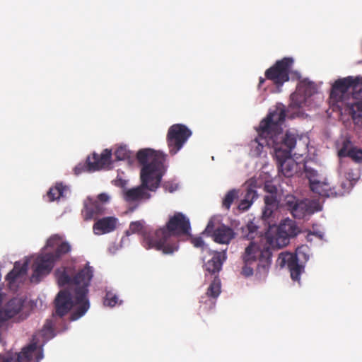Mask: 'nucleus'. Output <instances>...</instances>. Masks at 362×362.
Returning a JSON list of instances; mask_svg holds the SVG:
<instances>
[{
    "mask_svg": "<svg viewBox=\"0 0 362 362\" xmlns=\"http://www.w3.org/2000/svg\"><path fill=\"white\" fill-rule=\"evenodd\" d=\"M55 276L59 286H69L73 291L74 300L71 293L62 290L54 300L55 314L62 317L76 305V309L70 316L71 321L81 317L90 308L88 299V287L93 276V267L86 263L85 267L76 272L75 267H62L55 271Z\"/></svg>",
    "mask_w": 362,
    "mask_h": 362,
    "instance_id": "obj_1",
    "label": "nucleus"
},
{
    "mask_svg": "<svg viewBox=\"0 0 362 362\" xmlns=\"http://www.w3.org/2000/svg\"><path fill=\"white\" fill-rule=\"evenodd\" d=\"M166 154L151 148L139 150L136 159L142 165L140 172L141 185L127 190L124 199L127 202L148 199L151 194L146 191H156L166 171Z\"/></svg>",
    "mask_w": 362,
    "mask_h": 362,
    "instance_id": "obj_2",
    "label": "nucleus"
},
{
    "mask_svg": "<svg viewBox=\"0 0 362 362\" xmlns=\"http://www.w3.org/2000/svg\"><path fill=\"white\" fill-rule=\"evenodd\" d=\"M191 230L189 218L181 212L170 216L165 226L154 233H144L145 245L160 250L165 255L173 254L178 249L176 237L188 235Z\"/></svg>",
    "mask_w": 362,
    "mask_h": 362,
    "instance_id": "obj_3",
    "label": "nucleus"
},
{
    "mask_svg": "<svg viewBox=\"0 0 362 362\" xmlns=\"http://www.w3.org/2000/svg\"><path fill=\"white\" fill-rule=\"evenodd\" d=\"M286 110L284 105H279L262 119L256 128L257 137L252 141L253 147L257 145V151L260 152L264 146H272L281 143L288 134H292L296 140L300 139L298 134L291 131L283 132L281 125L285 120Z\"/></svg>",
    "mask_w": 362,
    "mask_h": 362,
    "instance_id": "obj_4",
    "label": "nucleus"
},
{
    "mask_svg": "<svg viewBox=\"0 0 362 362\" xmlns=\"http://www.w3.org/2000/svg\"><path fill=\"white\" fill-rule=\"evenodd\" d=\"M272 252L269 246H262L255 242H250L242 255L244 266L241 274L245 277L254 273L252 265L256 264V272L260 277L266 276L272 264Z\"/></svg>",
    "mask_w": 362,
    "mask_h": 362,
    "instance_id": "obj_5",
    "label": "nucleus"
},
{
    "mask_svg": "<svg viewBox=\"0 0 362 362\" xmlns=\"http://www.w3.org/2000/svg\"><path fill=\"white\" fill-rule=\"evenodd\" d=\"M296 143L293 136L288 134L281 144L269 146L274 150L279 171L287 177H291L295 172L296 163L291 157Z\"/></svg>",
    "mask_w": 362,
    "mask_h": 362,
    "instance_id": "obj_6",
    "label": "nucleus"
},
{
    "mask_svg": "<svg viewBox=\"0 0 362 362\" xmlns=\"http://www.w3.org/2000/svg\"><path fill=\"white\" fill-rule=\"evenodd\" d=\"M350 93L352 98L357 100L350 106L362 103V81L360 77L348 76L337 80L332 85L330 97L336 101H344Z\"/></svg>",
    "mask_w": 362,
    "mask_h": 362,
    "instance_id": "obj_7",
    "label": "nucleus"
},
{
    "mask_svg": "<svg viewBox=\"0 0 362 362\" xmlns=\"http://www.w3.org/2000/svg\"><path fill=\"white\" fill-rule=\"evenodd\" d=\"M303 247H298L295 253L281 252L279 254L277 262L281 267L287 266L292 280L299 281L300 274L304 271V266L300 262L301 258L305 261L308 259L307 255L303 252Z\"/></svg>",
    "mask_w": 362,
    "mask_h": 362,
    "instance_id": "obj_8",
    "label": "nucleus"
},
{
    "mask_svg": "<svg viewBox=\"0 0 362 362\" xmlns=\"http://www.w3.org/2000/svg\"><path fill=\"white\" fill-rule=\"evenodd\" d=\"M192 131L185 124H175L168 130L166 142L171 156H175L192 136Z\"/></svg>",
    "mask_w": 362,
    "mask_h": 362,
    "instance_id": "obj_9",
    "label": "nucleus"
},
{
    "mask_svg": "<svg viewBox=\"0 0 362 362\" xmlns=\"http://www.w3.org/2000/svg\"><path fill=\"white\" fill-rule=\"evenodd\" d=\"M293 64L291 57H284L266 70L265 77L272 81L277 88H280L285 82L289 81V73Z\"/></svg>",
    "mask_w": 362,
    "mask_h": 362,
    "instance_id": "obj_10",
    "label": "nucleus"
},
{
    "mask_svg": "<svg viewBox=\"0 0 362 362\" xmlns=\"http://www.w3.org/2000/svg\"><path fill=\"white\" fill-rule=\"evenodd\" d=\"M305 175L309 180L310 188L312 192L322 197L343 196L344 192L337 190L336 187H332L331 183L325 179L324 181L316 180L317 172L305 166Z\"/></svg>",
    "mask_w": 362,
    "mask_h": 362,
    "instance_id": "obj_11",
    "label": "nucleus"
},
{
    "mask_svg": "<svg viewBox=\"0 0 362 362\" xmlns=\"http://www.w3.org/2000/svg\"><path fill=\"white\" fill-rule=\"evenodd\" d=\"M25 300L21 298H13L8 300L0 309V322H5L17 316L21 320L27 317V315L23 316V309Z\"/></svg>",
    "mask_w": 362,
    "mask_h": 362,
    "instance_id": "obj_12",
    "label": "nucleus"
},
{
    "mask_svg": "<svg viewBox=\"0 0 362 362\" xmlns=\"http://www.w3.org/2000/svg\"><path fill=\"white\" fill-rule=\"evenodd\" d=\"M54 263V260L48 253L39 255L33 265V273L30 278L31 281L39 283L43 276L51 272Z\"/></svg>",
    "mask_w": 362,
    "mask_h": 362,
    "instance_id": "obj_13",
    "label": "nucleus"
},
{
    "mask_svg": "<svg viewBox=\"0 0 362 362\" xmlns=\"http://www.w3.org/2000/svg\"><path fill=\"white\" fill-rule=\"evenodd\" d=\"M47 247L55 248L53 252H47L52 256L54 262L60 260L64 255L71 250V245L66 241H62V238L58 235L51 236L47 241Z\"/></svg>",
    "mask_w": 362,
    "mask_h": 362,
    "instance_id": "obj_14",
    "label": "nucleus"
},
{
    "mask_svg": "<svg viewBox=\"0 0 362 362\" xmlns=\"http://www.w3.org/2000/svg\"><path fill=\"white\" fill-rule=\"evenodd\" d=\"M214 222L211 220L206 226V231L207 233L213 231V237L216 243L228 245L233 238H235V233L231 228L225 225L218 226L214 230Z\"/></svg>",
    "mask_w": 362,
    "mask_h": 362,
    "instance_id": "obj_15",
    "label": "nucleus"
},
{
    "mask_svg": "<svg viewBox=\"0 0 362 362\" xmlns=\"http://www.w3.org/2000/svg\"><path fill=\"white\" fill-rule=\"evenodd\" d=\"M35 352H37L36 358L37 361L41 360L43 358L42 349L40 348L37 349V343L32 342L28 346L23 348L20 353L16 354V361L28 362L31 360L33 354ZM0 362H11V356L0 355Z\"/></svg>",
    "mask_w": 362,
    "mask_h": 362,
    "instance_id": "obj_16",
    "label": "nucleus"
},
{
    "mask_svg": "<svg viewBox=\"0 0 362 362\" xmlns=\"http://www.w3.org/2000/svg\"><path fill=\"white\" fill-rule=\"evenodd\" d=\"M106 206L103 203L95 202L93 199L88 198L84 202L82 215L85 221L97 219L100 216L105 214Z\"/></svg>",
    "mask_w": 362,
    "mask_h": 362,
    "instance_id": "obj_17",
    "label": "nucleus"
},
{
    "mask_svg": "<svg viewBox=\"0 0 362 362\" xmlns=\"http://www.w3.org/2000/svg\"><path fill=\"white\" fill-rule=\"evenodd\" d=\"M112 152L109 149H105L101 154L93 153L92 157L87 159L88 170L95 171L108 167L110 164Z\"/></svg>",
    "mask_w": 362,
    "mask_h": 362,
    "instance_id": "obj_18",
    "label": "nucleus"
},
{
    "mask_svg": "<svg viewBox=\"0 0 362 362\" xmlns=\"http://www.w3.org/2000/svg\"><path fill=\"white\" fill-rule=\"evenodd\" d=\"M28 262L26 260L23 263L16 262L13 269L6 276V281L8 287L11 288L15 286L16 283L23 278L28 271Z\"/></svg>",
    "mask_w": 362,
    "mask_h": 362,
    "instance_id": "obj_19",
    "label": "nucleus"
},
{
    "mask_svg": "<svg viewBox=\"0 0 362 362\" xmlns=\"http://www.w3.org/2000/svg\"><path fill=\"white\" fill-rule=\"evenodd\" d=\"M221 293V280L218 276H215L210 284L205 296H202L200 303L207 304L209 308L215 306L216 299Z\"/></svg>",
    "mask_w": 362,
    "mask_h": 362,
    "instance_id": "obj_20",
    "label": "nucleus"
},
{
    "mask_svg": "<svg viewBox=\"0 0 362 362\" xmlns=\"http://www.w3.org/2000/svg\"><path fill=\"white\" fill-rule=\"evenodd\" d=\"M286 205L295 218H303L308 211V206L304 202L298 201L292 196L286 197Z\"/></svg>",
    "mask_w": 362,
    "mask_h": 362,
    "instance_id": "obj_21",
    "label": "nucleus"
},
{
    "mask_svg": "<svg viewBox=\"0 0 362 362\" xmlns=\"http://www.w3.org/2000/svg\"><path fill=\"white\" fill-rule=\"evenodd\" d=\"M117 222V219L112 216L98 219L93 225V231L97 235L110 233L115 229Z\"/></svg>",
    "mask_w": 362,
    "mask_h": 362,
    "instance_id": "obj_22",
    "label": "nucleus"
},
{
    "mask_svg": "<svg viewBox=\"0 0 362 362\" xmlns=\"http://www.w3.org/2000/svg\"><path fill=\"white\" fill-rule=\"evenodd\" d=\"M226 259V252H216L212 258L204 264L205 270L209 274L218 273Z\"/></svg>",
    "mask_w": 362,
    "mask_h": 362,
    "instance_id": "obj_23",
    "label": "nucleus"
},
{
    "mask_svg": "<svg viewBox=\"0 0 362 362\" xmlns=\"http://www.w3.org/2000/svg\"><path fill=\"white\" fill-rule=\"evenodd\" d=\"M154 233L155 230H151L150 229H148L144 226V223L141 221H134L132 222L129 225V230L126 231V235H129L132 233H141L142 235L143 241L142 245L146 249H151V247H148L146 245H145V241H144V233Z\"/></svg>",
    "mask_w": 362,
    "mask_h": 362,
    "instance_id": "obj_24",
    "label": "nucleus"
},
{
    "mask_svg": "<svg viewBox=\"0 0 362 362\" xmlns=\"http://www.w3.org/2000/svg\"><path fill=\"white\" fill-rule=\"evenodd\" d=\"M265 206L262 212V218L264 219L269 218L274 210L277 207V199L274 194L267 195L264 198Z\"/></svg>",
    "mask_w": 362,
    "mask_h": 362,
    "instance_id": "obj_25",
    "label": "nucleus"
},
{
    "mask_svg": "<svg viewBox=\"0 0 362 362\" xmlns=\"http://www.w3.org/2000/svg\"><path fill=\"white\" fill-rule=\"evenodd\" d=\"M67 190L68 187L66 186L63 185L62 183H57L47 193L49 202H54L65 197L64 194Z\"/></svg>",
    "mask_w": 362,
    "mask_h": 362,
    "instance_id": "obj_26",
    "label": "nucleus"
},
{
    "mask_svg": "<svg viewBox=\"0 0 362 362\" xmlns=\"http://www.w3.org/2000/svg\"><path fill=\"white\" fill-rule=\"evenodd\" d=\"M291 237L287 234L281 233L279 229H276V232L273 237L269 238V243L272 247L281 248L289 243Z\"/></svg>",
    "mask_w": 362,
    "mask_h": 362,
    "instance_id": "obj_27",
    "label": "nucleus"
},
{
    "mask_svg": "<svg viewBox=\"0 0 362 362\" xmlns=\"http://www.w3.org/2000/svg\"><path fill=\"white\" fill-rule=\"evenodd\" d=\"M277 228L281 230V233L287 234L291 238L295 237L299 232L296 223L291 220H285Z\"/></svg>",
    "mask_w": 362,
    "mask_h": 362,
    "instance_id": "obj_28",
    "label": "nucleus"
},
{
    "mask_svg": "<svg viewBox=\"0 0 362 362\" xmlns=\"http://www.w3.org/2000/svg\"><path fill=\"white\" fill-rule=\"evenodd\" d=\"M257 228L252 221H250L245 226L242 227L243 238L247 240L254 239L257 235Z\"/></svg>",
    "mask_w": 362,
    "mask_h": 362,
    "instance_id": "obj_29",
    "label": "nucleus"
},
{
    "mask_svg": "<svg viewBox=\"0 0 362 362\" xmlns=\"http://www.w3.org/2000/svg\"><path fill=\"white\" fill-rule=\"evenodd\" d=\"M238 197V190L233 189L229 190L223 199L222 205L228 210L234 200Z\"/></svg>",
    "mask_w": 362,
    "mask_h": 362,
    "instance_id": "obj_30",
    "label": "nucleus"
},
{
    "mask_svg": "<svg viewBox=\"0 0 362 362\" xmlns=\"http://www.w3.org/2000/svg\"><path fill=\"white\" fill-rule=\"evenodd\" d=\"M350 113L354 120L362 122V103L352 105L350 107Z\"/></svg>",
    "mask_w": 362,
    "mask_h": 362,
    "instance_id": "obj_31",
    "label": "nucleus"
},
{
    "mask_svg": "<svg viewBox=\"0 0 362 362\" xmlns=\"http://www.w3.org/2000/svg\"><path fill=\"white\" fill-rule=\"evenodd\" d=\"M53 327H52V322L51 320H46L42 330H41V335L43 337L46 338H52L53 337Z\"/></svg>",
    "mask_w": 362,
    "mask_h": 362,
    "instance_id": "obj_32",
    "label": "nucleus"
},
{
    "mask_svg": "<svg viewBox=\"0 0 362 362\" xmlns=\"http://www.w3.org/2000/svg\"><path fill=\"white\" fill-rule=\"evenodd\" d=\"M349 158L354 162L361 163H362V149L356 147H353L349 149Z\"/></svg>",
    "mask_w": 362,
    "mask_h": 362,
    "instance_id": "obj_33",
    "label": "nucleus"
},
{
    "mask_svg": "<svg viewBox=\"0 0 362 362\" xmlns=\"http://www.w3.org/2000/svg\"><path fill=\"white\" fill-rule=\"evenodd\" d=\"M115 156L118 160H123L129 158V151L126 147L120 146L115 151Z\"/></svg>",
    "mask_w": 362,
    "mask_h": 362,
    "instance_id": "obj_34",
    "label": "nucleus"
},
{
    "mask_svg": "<svg viewBox=\"0 0 362 362\" xmlns=\"http://www.w3.org/2000/svg\"><path fill=\"white\" fill-rule=\"evenodd\" d=\"M117 301L118 298L115 294L111 292H107L106 293V296L104 300V305L110 307H113L117 303Z\"/></svg>",
    "mask_w": 362,
    "mask_h": 362,
    "instance_id": "obj_35",
    "label": "nucleus"
},
{
    "mask_svg": "<svg viewBox=\"0 0 362 362\" xmlns=\"http://www.w3.org/2000/svg\"><path fill=\"white\" fill-rule=\"evenodd\" d=\"M245 199L252 204L253 201L257 198V193L251 185L247 189L245 197Z\"/></svg>",
    "mask_w": 362,
    "mask_h": 362,
    "instance_id": "obj_36",
    "label": "nucleus"
},
{
    "mask_svg": "<svg viewBox=\"0 0 362 362\" xmlns=\"http://www.w3.org/2000/svg\"><path fill=\"white\" fill-rule=\"evenodd\" d=\"M297 97H298V94L297 93H293L291 95V104H290V107H293V108H299L301 107L302 105V103H303V99L298 100L297 99Z\"/></svg>",
    "mask_w": 362,
    "mask_h": 362,
    "instance_id": "obj_37",
    "label": "nucleus"
},
{
    "mask_svg": "<svg viewBox=\"0 0 362 362\" xmlns=\"http://www.w3.org/2000/svg\"><path fill=\"white\" fill-rule=\"evenodd\" d=\"M95 202H100L105 206L110 201V197L106 193H100L98 195L97 199H94Z\"/></svg>",
    "mask_w": 362,
    "mask_h": 362,
    "instance_id": "obj_38",
    "label": "nucleus"
},
{
    "mask_svg": "<svg viewBox=\"0 0 362 362\" xmlns=\"http://www.w3.org/2000/svg\"><path fill=\"white\" fill-rule=\"evenodd\" d=\"M252 203H250L249 201H247V199H245L244 198V199H243L240 203L238 205V209H240V210H243V211H245V210H247L250 208V206H251Z\"/></svg>",
    "mask_w": 362,
    "mask_h": 362,
    "instance_id": "obj_39",
    "label": "nucleus"
},
{
    "mask_svg": "<svg viewBox=\"0 0 362 362\" xmlns=\"http://www.w3.org/2000/svg\"><path fill=\"white\" fill-rule=\"evenodd\" d=\"M192 243L196 247H202L204 245V240L200 237L193 238Z\"/></svg>",
    "mask_w": 362,
    "mask_h": 362,
    "instance_id": "obj_40",
    "label": "nucleus"
},
{
    "mask_svg": "<svg viewBox=\"0 0 362 362\" xmlns=\"http://www.w3.org/2000/svg\"><path fill=\"white\" fill-rule=\"evenodd\" d=\"M349 149H347L344 146L338 151V156L339 158L349 157Z\"/></svg>",
    "mask_w": 362,
    "mask_h": 362,
    "instance_id": "obj_41",
    "label": "nucleus"
},
{
    "mask_svg": "<svg viewBox=\"0 0 362 362\" xmlns=\"http://www.w3.org/2000/svg\"><path fill=\"white\" fill-rule=\"evenodd\" d=\"M264 189L265 191L268 192L270 193V194H274L276 195V193L277 192V189L275 186H273V185H266L264 186Z\"/></svg>",
    "mask_w": 362,
    "mask_h": 362,
    "instance_id": "obj_42",
    "label": "nucleus"
},
{
    "mask_svg": "<svg viewBox=\"0 0 362 362\" xmlns=\"http://www.w3.org/2000/svg\"><path fill=\"white\" fill-rule=\"evenodd\" d=\"M87 167L84 165L79 164L74 168V173L76 175H79L83 172Z\"/></svg>",
    "mask_w": 362,
    "mask_h": 362,
    "instance_id": "obj_43",
    "label": "nucleus"
},
{
    "mask_svg": "<svg viewBox=\"0 0 362 362\" xmlns=\"http://www.w3.org/2000/svg\"><path fill=\"white\" fill-rule=\"evenodd\" d=\"M312 86H313L312 83L307 82L306 81H302L300 83L298 88H299V90H300L303 86H307V88H310Z\"/></svg>",
    "mask_w": 362,
    "mask_h": 362,
    "instance_id": "obj_44",
    "label": "nucleus"
},
{
    "mask_svg": "<svg viewBox=\"0 0 362 362\" xmlns=\"http://www.w3.org/2000/svg\"><path fill=\"white\" fill-rule=\"evenodd\" d=\"M346 183L341 182V185H340L341 189H337V190H341V191L344 192V194H345L346 193V189H345L346 188Z\"/></svg>",
    "mask_w": 362,
    "mask_h": 362,
    "instance_id": "obj_45",
    "label": "nucleus"
},
{
    "mask_svg": "<svg viewBox=\"0 0 362 362\" xmlns=\"http://www.w3.org/2000/svg\"><path fill=\"white\" fill-rule=\"evenodd\" d=\"M264 82V79L262 78H259V86H262L263 84V83Z\"/></svg>",
    "mask_w": 362,
    "mask_h": 362,
    "instance_id": "obj_46",
    "label": "nucleus"
},
{
    "mask_svg": "<svg viewBox=\"0 0 362 362\" xmlns=\"http://www.w3.org/2000/svg\"><path fill=\"white\" fill-rule=\"evenodd\" d=\"M2 303V297H1V295L0 294V305H1Z\"/></svg>",
    "mask_w": 362,
    "mask_h": 362,
    "instance_id": "obj_47",
    "label": "nucleus"
},
{
    "mask_svg": "<svg viewBox=\"0 0 362 362\" xmlns=\"http://www.w3.org/2000/svg\"><path fill=\"white\" fill-rule=\"evenodd\" d=\"M296 74L298 78H300V74L298 73H297V72Z\"/></svg>",
    "mask_w": 362,
    "mask_h": 362,
    "instance_id": "obj_48",
    "label": "nucleus"
}]
</instances>
